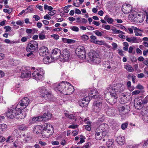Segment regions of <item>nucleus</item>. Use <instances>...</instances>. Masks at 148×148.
<instances>
[{
	"mask_svg": "<svg viewBox=\"0 0 148 148\" xmlns=\"http://www.w3.org/2000/svg\"><path fill=\"white\" fill-rule=\"evenodd\" d=\"M75 52L76 54L81 59H84L86 58V52L84 47L82 46H79L76 49Z\"/></svg>",
	"mask_w": 148,
	"mask_h": 148,
	"instance_id": "8",
	"label": "nucleus"
},
{
	"mask_svg": "<svg viewBox=\"0 0 148 148\" xmlns=\"http://www.w3.org/2000/svg\"><path fill=\"white\" fill-rule=\"evenodd\" d=\"M51 37L54 38L55 39L57 40L59 38V36L58 35L54 34L51 35Z\"/></svg>",
	"mask_w": 148,
	"mask_h": 148,
	"instance_id": "59",
	"label": "nucleus"
},
{
	"mask_svg": "<svg viewBox=\"0 0 148 148\" xmlns=\"http://www.w3.org/2000/svg\"><path fill=\"white\" fill-rule=\"evenodd\" d=\"M89 97L90 98V100L92 99H95V100H99L103 99V98L101 96L99 95L98 92L96 90H94V93H92V95L90 96L88 95Z\"/></svg>",
	"mask_w": 148,
	"mask_h": 148,
	"instance_id": "20",
	"label": "nucleus"
},
{
	"mask_svg": "<svg viewBox=\"0 0 148 148\" xmlns=\"http://www.w3.org/2000/svg\"><path fill=\"white\" fill-rule=\"evenodd\" d=\"M134 106L137 109H141L144 107L142 102V100L139 98H136L134 101Z\"/></svg>",
	"mask_w": 148,
	"mask_h": 148,
	"instance_id": "15",
	"label": "nucleus"
},
{
	"mask_svg": "<svg viewBox=\"0 0 148 148\" xmlns=\"http://www.w3.org/2000/svg\"><path fill=\"white\" fill-rule=\"evenodd\" d=\"M93 42L99 45H102L103 42L102 41L97 40L96 41H93Z\"/></svg>",
	"mask_w": 148,
	"mask_h": 148,
	"instance_id": "55",
	"label": "nucleus"
},
{
	"mask_svg": "<svg viewBox=\"0 0 148 148\" xmlns=\"http://www.w3.org/2000/svg\"><path fill=\"white\" fill-rule=\"evenodd\" d=\"M144 74L143 73L139 74L137 75V77L139 78H141L144 77Z\"/></svg>",
	"mask_w": 148,
	"mask_h": 148,
	"instance_id": "61",
	"label": "nucleus"
},
{
	"mask_svg": "<svg viewBox=\"0 0 148 148\" xmlns=\"http://www.w3.org/2000/svg\"><path fill=\"white\" fill-rule=\"evenodd\" d=\"M61 52L60 49L57 48H55L53 50L51 57L53 61H55L60 58Z\"/></svg>",
	"mask_w": 148,
	"mask_h": 148,
	"instance_id": "12",
	"label": "nucleus"
},
{
	"mask_svg": "<svg viewBox=\"0 0 148 148\" xmlns=\"http://www.w3.org/2000/svg\"><path fill=\"white\" fill-rule=\"evenodd\" d=\"M123 88L122 87V85L120 83L116 85V86L113 87L111 85H109L107 88V90H111V91H113L116 94H119L120 93H121L123 90Z\"/></svg>",
	"mask_w": 148,
	"mask_h": 148,
	"instance_id": "9",
	"label": "nucleus"
},
{
	"mask_svg": "<svg viewBox=\"0 0 148 148\" xmlns=\"http://www.w3.org/2000/svg\"><path fill=\"white\" fill-rule=\"evenodd\" d=\"M148 102V95H147L146 97H145L144 99L142 100V102L143 105L146 104Z\"/></svg>",
	"mask_w": 148,
	"mask_h": 148,
	"instance_id": "36",
	"label": "nucleus"
},
{
	"mask_svg": "<svg viewBox=\"0 0 148 148\" xmlns=\"http://www.w3.org/2000/svg\"><path fill=\"white\" fill-rule=\"evenodd\" d=\"M79 138L80 139V141L77 143V144H81L82 143L84 142L85 141L84 139H85L86 138L84 136L82 135L80 136Z\"/></svg>",
	"mask_w": 148,
	"mask_h": 148,
	"instance_id": "34",
	"label": "nucleus"
},
{
	"mask_svg": "<svg viewBox=\"0 0 148 148\" xmlns=\"http://www.w3.org/2000/svg\"><path fill=\"white\" fill-rule=\"evenodd\" d=\"M7 125L5 124H1L0 125V133H1L2 132L5 131L7 129Z\"/></svg>",
	"mask_w": 148,
	"mask_h": 148,
	"instance_id": "30",
	"label": "nucleus"
},
{
	"mask_svg": "<svg viewBox=\"0 0 148 148\" xmlns=\"http://www.w3.org/2000/svg\"><path fill=\"white\" fill-rule=\"evenodd\" d=\"M25 10L26 11V12H25L26 14L28 12L32 11L33 10V8H32V5H30Z\"/></svg>",
	"mask_w": 148,
	"mask_h": 148,
	"instance_id": "37",
	"label": "nucleus"
},
{
	"mask_svg": "<svg viewBox=\"0 0 148 148\" xmlns=\"http://www.w3.org/2000/svg\"><path fill=\"white\" fill-rule=\"evenodd\" d=\"M91 38L90 41L93 42V41H96L97 40V38L96 36H95L92 35L90 36Z\"/></svg>",
	"mask_w": 148,
	"mask_h": 148,
	"instance_id": "45",
	"label": "nucleus"
},
{
	"mask_svg": "<svg viewBox=\"0 0 148 148\" xmlns=\"http://www.w3.org/2000/svg\"><path fill=\"white\" fill-rule=\"evenodd\" d=\"M85 129L88 131H90L91 129L90 125H86L85 126Z\"/></svg>",
	"mask_w": 148,
	"mask_h": 148,
	"instance_id": "58",
	"label": "nucleus"
},
{
	"mask_svg": "<svg viewBox=\"0 0 148 148\" xmlns=\"http://www.w3.org/2000/svg\"><path fill=\"white\" fill-rule=\"evenodd\" d=\"M31 77V73L29 71H24L21 74V77L22 78H25Z\"/></svg>",
	"mask_w": 148,
	"mask_h": 148,
	"instance_id": "27",
	"label": "nucleus"
},
{
	"mask_svg": "<svg viewBox=\"0 0 148 148\" xmlns=\"http://www.w3.org/2000/svg\"><path fill=\"white\" fill-rule=\"evenodd\" d=\"M43 33V31L42 32L38 34L40 40H43L45 38V36L44 35L42 34Z\"/></svg>",
	"mask_w": 148,
	"mask_h": 148,
	"instance_id": "38",
	"label": "nucleus"
},
{
	"mask_svg": "<svg viewBox=\"0 0 148 148\" xmlns=\"http://www.w3.org/2000/svg\"><path fill=\"white\" fill-rule=\"evenodd\" d=\"M48 51V48L45 46L41 47L38 50L39 55L42 56H47L49 54Z\"/></svg>",
	"mask_w": 148,
	"mask_h": 148,
	"instance_id": "16",
	"label": "nucleus"
},
{
	"mask_svg": "<svg viewBox=\"0 0 148 148\" xmlns=\"http://www.w3.org/2000/svg\"><path fill=\"white\" fill-rule=\"evenodd\" d=\"M42 116L43 121H46L51 118V114L49 113H45Z\"/></svg>",
	"mask_w": 148,
	"mask_h": 148,
	"instance_id": "29",
	"label": "nucleus"
},
{
	"mask_svg": "<svg viewBox=\"0 0 148 148\" xmlns=\"http://www.w3.org/2000/svg\"><path fill=\"white\" fill-rule=\"evenodd\" d=\"M95 138L97 140H100L102 139H103L104 138H103L102 136H101L100 134H95Z\"/></svg>",
	"mask_w": 148,
	"mask_h": 148,
	"instance_id": "35",
	"label": "nucleus"
},
{
	"mask_svg": "<svg viewBox=\"0 0 148 148\" xmlns=\"http://www.w3.org/2000/svg\"><path fill=\"white\" fill-rule=\"evenodd\" d=\"M4 29H5V32H7L12 29L11 27L9 26H6L4 27Z\"/></svg>",
	"mask_w": 148,
	"mask_h": 148,
	"instance_id": "39",
	"label": "nucleus"
},
{
	"mask_svg": "<svg viewBox=\"0 0 148 148\" xmlns=\"http://www.w3.org/2000/svg\"><path fill=\"white\" fill-rule=\"evenodd\" d=\"M33 17L35 19L36 21H38L40 19L39 16L37 15H35L33 16Z\"/></svg>",
	"mask_w": 148,
	"mask_h": 148,
	"instance_id": "52",
	"label": "nucleus"
},
{
	"mask_svg": "<svg viewBox=\"0 0 148 148\" xmlns=\"http://www.w3.org/2000/svg\"><path fill=\"white\" fill-rule=\"evenodd\" d=\"M43 131L42 132V136L43 138H47L50 137L53 134V132H49L47 131V128L45 127H43Z\"/></svg>",
	"mask_w": 148,
	"mask_h": 148,
	"instance_id": "23",
	"label": "nucleus"
},
{
	"mask_svg": "<svg viewBox=\"0 0 148 148\" xmlns=\"http://www.w3.org/2000/svg\"><path fill=\"white\" fill-rule=\"evenodd\" d=\"M32 30L30 29H26V32L28 34H29L32 33Z\"/></svg>",
	"mask_w": 148,
	"mask_h": 148,
	"instance_id": "62",
	"label": "nucleus"
},
{
	"mask_svg": "<svg viewBox=\"0 0 148 148\" xmlns=\"http://www.w3.org/2000/svg\"><path fill=\"white\" fill-rule=\"evenodd\" d=\"M68 118L71 119H73L75 121L77 119L76 117L73 114H69Z\"/></svg>",
	"mask_w": 148,
	"mask_h": 148,
	"instance_id": "42",
	"label": "nucleus"
},
{
	"mask_svg": "<svg viewBox=\"0 0 148 148\" xmlns=\"http://www.w3.org/2000/svg\"><path fill=\"white\" fill-rule=\"evenodd\" d=\"M128 124L127 123H124L122 124L121 128L123 130H125L127 127Z\"/></svg>",
	"mask_w": 148,
	"mask_h": 148,
	"instance_id": "43",
	"label": "nucleus"
},
{
	"mask_svg": "<svg viewBox=\"0 0 148 148\" xmlns=\"http://www.w3.org/2000/svg\"><path fill=\"white\" fill-rule=\"evenodd\" d=\"M43 127L40 125L36 126L34 127V131L36 132L37 134H39L40 136H42V132H43Z\"/></svg>",
	"mask_w": 148,
	"mask_h": 148,
	"instance_id": "25",
	"label": "nucleus"
},
{
	"mask_svg": "<svg viewBox=\"0 0 148 148\" xmlns=\"http://www.w3.org/2000/svg\"><path fill=\"white\" fill-rule=\"evenodd\" d=\"M143 54L145 56H147V54H148V49L144 51H143Z\"/></svg>",
	"mask_w": 148,
	"mask_h": 148,
	"instance_id": "60",
	"label": "nucleus"
},
{
	"mask_svg": "<svg viewBox=\"0 0 148 148\" xmlns=\"http://www.w3.org/2000/svg\"><path fill=\"white\" fill-rule=\"evenodd\" d=\"M105 108L107 109L106 113L109 116H114L115 113V109L112 107L110 108L108 105L106 104L105 105Z\"/></svg>",
	"mask_w": 148,
	"mask_h": 148,
	"instance_id": "17",
	"label": "nucleus"
},
{
	"mask_svg": "<svg viewBox=\"0 0 148 148\" xmlns=\"http://www.w3.org/2000/svg\"><path fill=\"white\" fill-rule=\"evenodd\" d=\"M78 125H69L68 128H72V129H74L76 128H77L78 127Z\"/></svg>",
	"mask_w": 148,
	"mask_h": 148,
	"instance_id": "47",
	"label": "nucleus"
},
{
	"mask_svg": "<svg viewBox=\"0 0 148 148\" xmlns=\"http://www.w3.org/2000/svg\"><path fill=\"white\" fill-rule=\"evenodd\" d=\"M49 15L47 14L46 15H45L44 16V18L45 19L49 20L51 19V17L49 16Z\"/></svg>",
	"mask_w": 148,
	"mask_h": 148,
	"instance_id": "57",
	"label": "nucleus"
},
{
	"mask_svg": "<svg viewBox=\"0 0 148 148\" xmlns=\"http://www.w3.org/2000/svg\"><path fill=\"white\" fill-rule=\"evenodd\" d=\"M132 15L133 16L132 18H135V16L134 15L132 14ZM145 15L143 14H137L136 15V17H135L137 19L138 21L140 23H141L143 21L145 18Z\"/></svg>",
	"mask_w": 148,
	"mask_h": 148,
	"instance_id": "24",
	"label": "nucleus"
},
{
	"mask_svg": "<svg viewBox=\"0 0 148 148\" xmlns=\"http://www.w3.org/2000/svg\"><path fill=\"white\" fill-rule=\"evenodd\" d=\"M95 34L98 36H101L102 35V32L99 31L98 30H96L93 32Z\"/></svg>",
	"mask_w": 148,
	"mask_h": 148,
	"instance_id": "40",
	"label": "nucleus"
},
{
	"mask_svg": "<svg viewBox=\"0 0 148 148\" xmlns=\"http://www.w3.org/2000/svg\"><path fill=\"white\" fill-rule=\"evenodd\" d=\"M29 52V53L26 54V56L27 57L31 58L34 55L32 52H33L30 51Z\"/></svg>",
	"mask_w": 148,
	"mask_h": 148,
	"instance_id": "51",
	"label": "nucleus"
},
{
	"mask_svg": "<svg viewBox=\"0 0 148 148\" xmlns=\"http://www.w3.org/2000/svg\"><path fill=\"white\" fill-rule=\"evenodd\" d=\"M70 53L67 49H64L62 51V53L60 56V59L61 62H67L70 59Z\"/></svg>",
	"mask_w": 148,
	"mask_h": 148,
	"instance_id": "10",
	"label": "nucleus"
},
{
	"mask_svg": "<svg viewBox=\"0 0 148 148\" xmlns=\"http://www.w3.org/2000/svg\"><path fill=\"white\" fill-rule=\"evenodd\" d=\"M108 20L107 21V22L109 24H112L113 23L114 21L113 19L111 18H110L107 19Z\"/></svg>",
	"mask_w": 148,
	"mask_h": 148,
	"instance_id": "54",
	"label": "nucleus"
},
{
	"mask_svg": "<svg viewBox=\"0 0 148 148\" xmlns=\"http://www.w3.org/2000/svg\"><path fill=\"white\" fill-rule=\"evenodd\" d=\"M132 9V7L129 4L124 5L122 7V10L125 14L129 13Z\"/></svg>",
	"mask_w": 148,
	"mask_h": 148,
	"instance_id": "19",
	"label": "nucleus"
},
{
	"mask_svg": "<svg viewBox=\"0 0 148 148\" xmlns=\"http://www.w3.org/2000/svg\"><path fill=\"white\" fill-rule=\"evenodd\" d=\"M88 57L92 62L97 64H99L101 61V59L98 54L97 52L92 51L88 53Z\"/></svg>",
	"mask_w": 148,
	"mask_h": 148,
	"instance_id": "4",
	"label": "nucleus"
},
{
	"mask_svg": "<svg viewBox=\"0 0 148 148\" xmlns=\"http://www.w3.org/2000/svg\"><path fill=\"white\" fill-rule=\"evenodd\" d=\"M90 100V98L89 96H86L85 98L79 101L78 103L82 107H86Z\"/></svg>",
	"mask_w": 148,
	"mask_h": 148,
	"instance_id": "13",
	"label": "nucleus"
},
{
	"mask_svg": "<svg viewBox=\"0 0 148 148\" xmlns=\"http://www.w3.org/2000/svg\"><path fill=\"white\" fill-rule=\"evenodd\" d=\"M72 134L73 136H75L78 134V132L77 131H72Z\"/></svg>",
	"mask_w": 148,
	"mask_h": 148,
	"instance_id": "63",
	"label": "nucleus"
},
{
	"mask_svg": "<svg viewBox=\"0 0 148 148\" xmlns=\"http://www.w3.org/2000/svg\"><path fill=\"white\" fill-rule=\"evenodd\" d=\"M103 99L99 100H95L93 102V108L95 111L99 112L101 109L102 106Z\"/></svg>",
	"mask_w": 148,
	"mask_h": 148,
	"instance_id": "11",
	"label": "nucleus"
},
{
	"mask_svg": "<svg viewBox=\"0 0 148 148\" xmlns=\"http://www.w3.org/2000/svg\"><path fill=\"white\" fill-rule=\"evenodd\" d=\"M143 146H147L148 147V139L147 140L145 141L143 144Z\"/></svg>",
	"mask_w": 148,
	"mask_h": 148,
	"instance_id": "64",
	"label": "nucleus"
},
{
	"mask_svg": "<svg viewBox=\"0 0 148 148\" xmlns=\"http://www.w3.org/2000/svg\"><path fill=\"white\" fill-rule=\"evenodd\" d=\"M124 68L126 69L128 71L132 72L134 71V69L130 64H127L125 66Z\"/></svg>",
	"mask_w": 148,
	"mask_h": 148,
	"instance_id": "31",
	"label": "nucleus"
},
{
	"mask_svg": "<svg viewBox=\"0 0 148 148\" xmlns=\"http://www.w3.org/2000/svg\"><path fill=\"white\" fill-rule=\"evenodd\" d=\"M70 28L73 31L75 32H78L79 31V28L76 26L71 27Z\"/></svg>",
	"mask_w": 148,
	"mask_h": 148,
	"instance_id": "44",
	"label": "nucleus"
},
{
	"mask_svg": "<svg viewBox=\"0 0 148 148\" xmlns=\"http://www.w3.org/2000/svg\"><path fill=\"white\" fill-rule=\"evenodd\" d=\"M143 119L144 121L147 123L148 121V115H145L143 116Z\"/></svg>",
	"mask_w": 148,
	"mask_h": 148,
	"instance_id": "48",
	"label": "nucleus"
},
{
	"mask_svg": "<svg viewBox=\"0 0 148 148\" xmlns=\"http://www.w3.org/2000/svg\"><path fill=\"white\" fill-rule=\"evenodd\" d=\"M136 88L138 89H140V90H142L143 89L144 87L141 85L138 84L137 86L136 87Z\"/></svg>",
	"mask_w": 148,
	"mask_h": 148,
	"instance_id": "56",
	"label": "nucleus"
},
{
	"mask_svg": "<svg viewBox=\"0 0 148 148\" xmlns=\"http://www.w3.org/2000/svg\"><path fill=\"white\" fill-rule=\"evenodd\" d=\"M140 92V91L138 90H136L132 92V95H138Z\"/></svg>",
	"mask_w": 148,
	"mask_h": 148,
	"instance_id": "53",
	"label": "nucleus"
},
{
	"mask_svg": "<svg viewBox=\"0 0 148 148\" xmlns=\"http://www.w3.org/2000/svg\"><path fill=\"white\" fill-rule=\"evenodd\" d=\"M44 73L42 69H38L32 73V78L38 81L41 80L44 77Z\"/></svg>",
	"mask_w": 148,
	"mask_h": 148,
	"instance_id": "3",
	"label": "nucleus"
},
{
	"mask_svg": "<svg viewBox=\"0 0 148 148\" xmlns=\"http://www.w3.org/2000/svg\"><path fill=\"white\" fill-rule=\"evenodd\" d=\"M44 98L47 101H51L53 100L54 97L51 93L49 92L46 95H45V97H44Z\"/></svg>",
	"mask_w": 148,
	"mask_h": 148,
	"instance_id": "28",
	"label": "nucleus"
},
{
	"mask_svg": "<svg viewBox=\"0 0 148 148\" xmlns=\"http://www.w3.org/2000/svg\"><path fill=\"white\" fill-rule=\"evenodd\" d=\"M108 126L106 124H103L100 125L96 129V134H100L102 135V136L104 138L102 140L103 141H107L108 140Z\"/></svg>",
	"mask_w": 148,
	"mask_h": 148,
	"instance_id": "2",
	"label": "nucleus"
},
{
	"mask_svg": "<svg viewBox=\"0 0 148 148\" xmlns=\"http://www.w3.org/2000/svg\"><path fill=\"white\" fill-rule=\"evenodd\" d=\"M28 128V127L25 125H19L18 126V129L22 131H25L27 130Z\"/></svg>",
	"mask_w": 148,
	"mask_h": 148,
	"instance_id": "33",
	"label": "nucleus"
},
{
	"mask_svg": "<svg viewBox=\"0 0 148 148\" xmlns=\"http://www.w3.org/2000/svg\"><path fill=\"white\" fill-rule=\"evenodd\" d=\"M38 92L40 93V96L42 98H44L47 94L48 93L49 91L45 87H42L39 88L38 89Z\"/></svg>",
	"mask_w": 148,
	"mask_h": 148,
	"instance_id": "21",
	"label": "nucleus"
},
{
	"mask_svg": "<svg viewBox=\"0 0 148 148\" xmlns=\"http://www.w3.org/2000/svg\"><path fill=\"white\" fill-rule=\"evenodd\" d=\"M111 30L114 34H125V33L122 31L119 30H117L116 28L115 27H114L113 29H111Z\"/></svg>",
	"mask_w": 148,
	"mask_h": 148,
	"instance_id": "32",
	"label": "nucleus"
},
{
	"mask_svg": "<svg viewBox=\"0 0 148 148\" xmlns=\"http://www.w3.org/2000/svg\"><path fill=\"white\" fill-rule=\"evenodd\" d=\"M38 44L37 42L35 40L30 41L27 46L26 49L27 52H34L38 49Z\"/></svg>",
	"mask_w": 148,
	"mask_h": 148,
	"instance_id": "6",
	"label": "nucleus"
},
{
	"mask_svg": "<svg viewBox=\"0 0 148 148\" xmlns=\"http://www.w3.org/2000/svg\"><path fill=\"white\" fill-rule=\"evenodd\" d=\"M12 11V9H4L3 10V11L5 13H8V14H10Z\"/></svg>",
	"mask_w": 148,
	"mask_h": 148,
	"instance_id": "46",
	"label": "nucleus"
},
{
	"mask_svg": "<svg viewBox=\"0 0 148 148\" xmlns=\"http://www.w3.org/2000/svg\"><path fill=\"white\" fill-rule=\"evenodd\" d=\"M108 92L110 93V97L107 100V102L111 105H113L116 103L117 101L118 98L117 95L113 91H111V90H107L105 92V93H107Z\"/></svg>",
	"mask_w": 148,
	"mask_h": 148,
	"instance_id": "7",
	"label": "nucleus"
},
{
	"mask_svg": "<svg viewBox=\"0 0 148 148\" xmlns=\"http://www.w3.org/2000/svg\"><path fill=\"white\" fill-rule=\"evenodd\" d=\"M116 141L120 145H123L125 143V138L123 136H119L116 138Z\"/></svg>",
	"mask_w": 148,
	"mask_h": 148,
	"instance_id": "26",
	"label": "nucleus"
},
{
	"mask_svg": "<svg viewBox=\"0 0 148 148\" xmlns=\"http://www.w3.org/2000/svg\"><path fill=\"white\" fill-rule=\"evenodd\" d=\"M81 38L83 40L86 41L88 40L89 38L87 35H84L81 36Z\"/></svg>",
	"mask_w": 148,
	"mask_h": 148,
	"instance_id": "41",
	"label": "nucleus"
},
{
	"mask_svg": "<svg viewBox=\"0 0 148 148\" xmlns=\"http://www.w3.org/2000/svg\"><path fill=\"white\" fill-rule=\"evenodd\" d=\"M126 40L130 42L138 43L142 41V40L140 38L136 37H133L129 38L126 36Z\"/></svg>",
	"mask_w": 148,
	"mask_h": 148,
	"instance_id": "18",
	"label": "nucleus"
},
{
	"mask_svg": "<svg viewBox=\"0 0 148 148\" xmlns=\"http://www.w3.org/2000/svg\"><path fill=\"white\" fill-rule=\"evenodd\" d=\"M67 43L69 44H71L72 43H75L76 42L75 40L68 39Z\"/></svg>",
	"mask_w": 148,
	"mask_h": 148,
	"instance_id": "50",
	"label": "nucleus"
},
{
	"mask_svg": "<svg viewBox=\"0 0 148 148\" xmlns=\"http://www.w3.org/2000/svg\"><path fill=\"white\" fill-rule=\"evenodd\" d=\"M66 89L65 94L64 95H68L72 94L74 91V89L73 86L69 83L68 84Z\"/></svg>",
	"mask_w": 148,
	"mask_h": 148,
	"instance_id": "22",
	"label": "nucleus"
},
{
	"mask_svg": "<svg viewBox=\"0 0 148 148\" xmlns=\"http://www.w3.org/2000/svg\"><path fill=\"white\" fill-rule=\"evenodd\" d=\"M23 109L22 108L18 107L17 106L15 108H11L8 109L6 113V116L8 118L13 119L16 118V119H23L25 117L26 114L25 112L22 111Z\"/></svg>",
	"mask_w": 148,
	"mask_h": 148,
	"instance_id": "1",
	"label": "nucleus"
},
{
	"mask_svg": "<svg viewBox=\"0 0 148 148\" xmlns=\"http://www.w3.org/2000/svg\"><path fill=\"white\" fill-rule=\"evenodd\" d=\"M90 144V143H86L84 146L82 147H81V148H89Z\"/></svg>",
	"mask_w": 148,
	"mask_h": 148,
	"instance_id": "49",
	"label": "nucleus"
},
{
	"mask_svg": "<svg viewBox=\"0 0 148 148\" xmlns=\"http://www.w3.org/2000/svg\"><path fill=\"white\" fill-rule=\"evenodd\" d=\"M68 84H69V82L62 81L55 86L54 88V89L57 92L62 93L63 94H65L66 89Z\"/></svg>",
	"mask_w": 148,
	"mask_h": 148,
	"instance_id": "5",
	"label": "nucleus"
},
{
	"mask_svg": "<svg viewBox=\"0 0 148 148\" xmlns=\"http://www.w3.org/2000/svg\"><path fill=\"white\" fill-rule=\"evenodd\" d=\"M29 102V100L28 98L27 97H25L23 98L18 103L17 106H18V107L19 108L18 106L20 105L21 106H23L24 108H25L28 105Z\"/></svg>",
	"mask_w": 148,
	"mask_h": 148,
	"instance_id": "14",
	"label": "nucleus"
}]
</instances>
